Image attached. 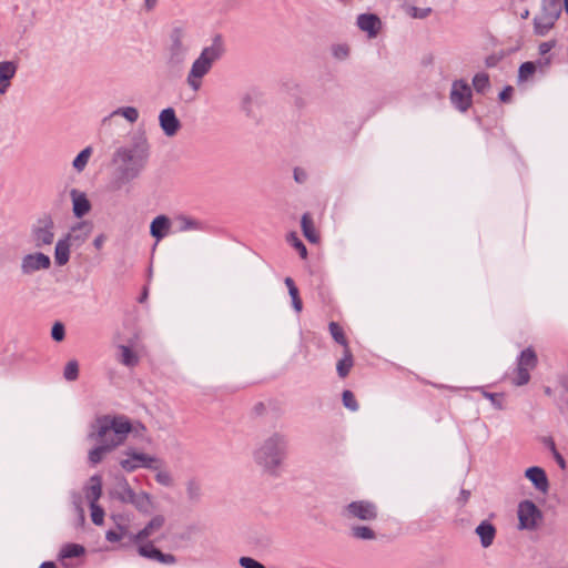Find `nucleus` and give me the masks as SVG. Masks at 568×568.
I'll use <instances>...</instances> for the list:
<instances>
[{
	"mask_svg": "<svg viewBox=\"0 0 568 568\" xmlns=\"http://www.w3.org/2000/svg\"><path fill=\"white\" fill-rule=\"evenodd\" d=\"M95 428L97 432L92 433L90 437L110 449H113L125 440L126 436L132 430V425L129 419L123 416H104L97 419Z\"/></svg>",
	"mask_w": 568,
	"mask_h": 568,
	"instance_id": "1",
	"label": "nucleus"
},
{
	"mask_svg": "<svg viewBox=\"0 0 568 568\" xmlns=\"http://www.w3.org/2000/svg\"><path fill=\"white\" fill-rule=\"evenodd\" d=\"M149 149L145 142L136 143L131 146L120 148L115 152V161L121 162L120 181L122 183L130 182L139 176L140 172L146 164Z\"/></svg>",
	"mask_w": 568,
	"mask_h": 568,
	"instance_id": "2",
	"label": "nucleus"
},
{
	"mask_svg": "<svg viewBox=\"0 0 568 568\" xmlns=\"http://www.w3.org/2000/svg\"><path fill=\"white\" fill-rule=\"evenodd\" d=\"M286 440L282 435L273 434L256 450V462L267 469L277 467L285 457Z\"/></svg>",
	"mask_w": 568,
	"mask_h": 568,
	"instance_id": "3",
	"label": "nucleus"
},
{
	"mask_svg": "<svg viewBox=\"0 0 568 568\" xmlns=\"http://www.w3.org/2000/svg\"><path fill=\"white\" fill-rule=\"evenodd\" d=\"M220 55V49L212 45L204 48L200 57L193 62L186 82L194 91L201 88L202 78L209 73L213 62L217 60Z\"/></svg>",
	"mask_w": 568,
	"mask_h": 568,
	"instance_id": "4",
	"label": "nucleus"
},
{
	"mask_svg": "<svg viewBox=\"0 0 568 568\" xmlns=\"http://www.w3.org/2000/svg\"><path fill=\"white\" fill-rule=\"evenodd\" d=\"M561 14L560 0H542L540 12L534 18V30L537 36H546Z\"/></svg>",
	"mask_w": 568,
	"mask_h": 568,
	"instance_id": "5",
	"label": "nucleus"
},
{
	"mask_svg": "<svg viewBox=\"0 0 568 568\" xmlns=\"http://www.w3.org/2000/svg\"><path fill=\"white\" fill-rule=\"evenodd\" d=\"M344 516L349 519H358L362 521H373L378 516L376 504L369 500H355L344 508Z\"/></svg>",
	"mask_w": 568,
	"mask_h": 568,
	"instance_id": "6",
	"label": "nucleus"
},
{
	"mask_svg": "<svg viewBox=\"0 0 568 568\" xmlns=\"http://www.w3.org/2000/svg\"><path fill=\"white\" fill-rule=\"evenodd\" d=\"M536 364L537 355L535 351L532 348L523 351L518 359L515 375L511 377L513 383L517 386L527 384L530 379L529 372L535 368Z\"/></svg>",
	"mask_w": 568,
	"mask_h": 568,
	"instance_id": "7",
	"label": "nucleus"
},
{
	"mask_svg": "<svg viewBox=\"0 0 568 568\" xmlns=\"http://www.w3.org/2000/svg\"><path fill=\"white\" fill-rule=\"evenodd\" d=\"M159 460L144 453L128 450L124 457L120 460L121 467L126 471H134L138 468H152L158 469Z\"/></svg>",
	"mask_w": 568,
	"mask_h": 568,
	"instance_id": "8",
	"label": "nucleus"
},
{
	"mask_svg": "<svg viewBox=\"0 0 568 568\" xmlns=\"http://www.w3.org/2000/svg\"><path fill=\"white\" fill-rule=\"evenodd\" d=\"M54 223L50 217L40 219L32 229V240L37 247L52 244Z\"/></svg>",
	"mask_w": 568,
	"mask_h": 568,
	"instance_id": "9",
	"label": "nucleus"
},
{
	"mask_svg": "<svg viewBox=\"0 0 568 568\" xmlns=\"http://www.w3.org/2000/svg\"><path fill=\"white\" fill-rule=\"evenodd\" d=\"M518 519L520 529H535L541 519V513L532 501L525 500L518 506Z\"/></svg>",
	"mask_w": 568,
	"mask_h": 568,
	"instance_id": "10",
	"label": "nucleus"
},
{
	"mask_svg": "<svg viewBox=\"0 0 568 568\" xmlns=\"http://www.w3.org/2000/svg\"><path fill=\"white\" fill-rule=\"evenodd\" d=\"M450 101L462 112H465L470 108L471 90L467 82L459 80L453 83Z\"/></svg>",
	"mask_w": 568,
	"mask_h": 568,
	"instance_id": "11",
	"label": "nucleus"
},
{
	"mask_svg": "<svg viewBox=\"0 0 568 568\" xmlns=\"http://www.w3.org/2000/svg\"><path fill=\"white\" fill-rule=\"evenodd\" d=\"M51 265L50 257L43 253L28 254L22 258L21 271L23 274H32L40 270H48Z\"/></svg>",
	"mask_w": 568,
	"mask_h": 568,
	"instance_id": "12",
	"label": "nucleus"
},
{
	"mask_svg": "<svg viewBox=\"0 0 568 568\" xmlns=\"http://www.w3.org/2000/svg\"><path fill=\"white\" fill-rule=\"evenodd\" d=\"M93 224L89 221H82L71 227L69 233L64 236L72 245H81L84 243L92 233Z\"/></svg>",
	"mask_w": 568,
	"mask_h": 568,
	"instance_id": "13",
	"label": "nucleus"
},
{
	"mask_svg": "<svg viewBox=\"0 0 568 568\" xmlns=\"http://www.w3.org/2000/svg\"><path fill=\"white\" fill-rule=\"evenodd\" d=\"M159 121L160 126L166 136H174L181 128V123L172 108L161 111Z\"/></svg>",
	"mask_w": 568,
	"mask_h": 568,
	"instance_id": "14",
	"label": "nucleus"
},
{
	"mask_svg": "<svg viewBox=\"0 0 568 568\" xmlns=\"http://www.w3.org/2000/svg\"><path fill=\"white\" fill-rule=\"evenodd\" d=\"M138 552L140 556L156 560L164 565H173L176 559L171 554H164L160 549L155 548L152 544L141 545L138 548Z\"/></svg>",
	"mask_w": 568,
	"mask_h": 568,
	"instance_id": "15",
	"label": "nucleus"
},
{
	"mask_svg": "<svg viewBox=\"0 0 568 568\" xmlns=\"http://www.w3.org/2000/svg\"><path fill=\"white\" fill-rule=\"evenodd\" d=\"M525 476L529 479L535 488L541 493H547L549 489V481L545 470L541 467H529L525 471Z\"/></svg>",
	"mask_w": 568,
	"mask_h": 568,
	"instance_id": "16",
	"label": "nucleus"
},
{
	"mask_svg": "<svg viewBox=\"0 0 568 568\" xmlns=\"http://www.w3.org/2000/svg\"><path fill=\"white\" fill-rule=\"evenodd\" d=\"M357 26L362 31L367 32L369 38H375L381 30L382 22L375 14H361L357 18Z\"/></svg>",
	"mask_w": 568,
	"mask_h": 568,
	"instance_id": "17",
	"label": "nucleus"
},
{
	"mask_svg": "<svg viewBox=\"0 0 568 568\" xmlns=\"http://www.w3.org/2000/svg\"><path fill=\"white\" fill-rule=\"evenodd\" d=\"M71 200L73 205V213L77 217H82L91 210V203L83 192L75 189L71 190Z\"/></svg>",
	"mask_w": 568,
	"mask_h": 568,
	"instance_id": "18",
	"label": "nucleus"
},
{
	"mask_svg": "<svg viewBox=\"0 0 568 568\" xmlns=\"http://www.w3.org/2000/svg\"><path fill=\"white\" fill-rule=\"evenodd\" d=\"M164 523L165 518L162 515L154 516L142 530L133 536L132 540L134 542H140L148 539L153 534L159 531L163 527Z\"/></svg>",
	"mask_w": 568,
	"mask_h": 568,
	"instance_id": "19",
	"label": "nucleus"
},
{
	"mask_svg": "<svg viewBox=\"0 0 568 568\" xmlns=\"http://www.w3.org/2000/svg\"><path fill=\"white\" fill-rule=\"evenodd\" d=\"M170 229V219L165 215H159L151 222L150 233L159 242L169 234Z\"/></svg>",
	"mask_w": 568,
	"mask_h": 568,
	"instance_id": "20",
	"label": "nucleus"
},
{
	"mask_svg": "<svg viewBox=\"0 0 568 568\" xmlns=\"http://www.w3.org/2000/svg\"><path fill=\"white\" fill-rule=\"evenodd\" d=\"M17 72V65L11 61L0 62V94L7 92L10 81Z\"/></svg>",
	"mask_w": 568,
	"mask_h": 568,
	"instance_id": "21",
	"label": "nucleus"
},
{
	"mask_svg": "<svg viewBox=\"0 0 568 568\" xmlns=\"http://www.w3.org/2000/svg\"><path fill=\"white\" fill-rule=\"evenodd\" d=\"M475 531L477 536L480 538V544L484 548L489 547L494 542L496 536V528L494 527L493 524L486 520L481 521L477 526Z\"/></svg>",
	"mask_w": 568,
	"mask_h": 568,
	"instance_id": "22",
	"label": "nucleus"
},
{
	"mask_svg": "<svg viewBox=\"0 0 568 568\" xmlns=\"http://www.w3.org/2000/svg\"><path fill=\"white\" fill-rule=\"evenodd\" d=\"M102 495V479L100 476L95 475L89 479V484L85 488V498L89 504H98Z\"/></svg>",
	"mask_w": 568,
	"mask_h": 568,
	"instance_id": "23",
	"label": "nucleus"
},
{
	"mask_svg": "<svg viewBox=\"0 0 568 568\" xmlns=\"http://www.w3.org/2000/svg\"><path fill=\"white\" fill-rule=\"evenodd\" d=\"M72 244L65 239H60L54 248V262L59 266H63L70 258V246Z\"/></svg>",
	"mask_w": 568,
	"mask_h": 568,
	"instance_id": "24",
	"label": "nucleus"
},
{
	"mask_svg": "<svg viewBox=\"0 0 568 568\" xmlns=\"http://www.w3.org/2000/svg\"><path fill=\"white\" fill-rule=\"evenodd\" d=\"M301 226L304 236L311 242V243H317L320 240V234L314 225V222L308 213H305L302 216Z\"/></svg>",
	"mask_w": 568,
	"mask_h": 568,
	"instance_id": "25",
	"label": "nucleus"
},
{
	"mask_svg": "<svg viewBox=\"0 0 568 568\" xmlns=\"http://www.w3.org/2000/svg\"><path fill=\"white\" fill-rule=\"evenodd\" d=\"M134 507L144 514H149L153 509V501L148 493H135L131 501Z\"/></svg>",
	"mask_w": 568,
	"mask_h": 568,
	"instance_id": "26",
	"label": "nucleus"
},
{
	"mask_svg": "<svg viewBox=\"0 0 568 568\" xmlns=\"http://www.w3.org/2000/svg\"><path fill=\"white\" fill-rule=\"evenodd\" d=\"M120 357L119 362L126 367H134L139 364V355L132 351L129 346L120 345Z\"/></svg>",
	"mask_w": 568,
	"mask_h": 568,
	"instance_id": "27",
	"label": "nucleus"
},
{
	"mask_svg": "<svg viewBox=\"0 0 568 568\" xmlns=\"http://www.w3.org/2000/svg\"><path fill=\"white\" fill-rule=\"evenodd\" d=\"M353 355L349 347L344 349V356L337 362L336 369L341 378H345L353 367Z\"/></svg>",
	"mask_w": 568,
	"mask_h": 568,
	"instance_id": "28",
	"label": "nucleus"
},
{
	"mask_svg": "<svg viewBox=\"0 0 568 568\" xmlns=\"http://www.w3.org/2000/svg\"><path fill=\"white\" fill-rule=\"evenodd\" d=\"M92 152H93L92 148L87 146L73 160L72 165L78 172H82L84 170V168L87 166V164L92 155Z\"/></svg>",
	"mask_w": 568,
	"mask_h": 568,
	"instance_id": "29",
	"label": "nucleus"
},
{
	"mask_svg": "<svg viewBox=\"0 0 568 568\" xmlns=\"http://www.w3.org/2000/svg\"><path fill=\"white\" fill-rule=\"evenodd\" d=\"M328 329L334 341L341 344L344 347V349H346V347H349L344 331L338 323L331 322L328 325Z\"/></svg>",
	"mask_w": 568,
	"mask_h": 568,
	"instance_id": "30",
	"label": "nucleus"
},
{
	"mask_svg": "<svg viewBox=\"0 0 568 568\" xmlns=\"http://www.w3.org/2000/svg\"><path fill=\"white\" fill-rule=\"evenodd\" d=\"M84 554V548L78 544L64 545L60 551L61 559L80 557Z\"/></svg>",
	"mask_w": 568,
	"mask_h": 568,
	"instance_id": "31",
	"label": "nucleus"
},
{
	"mask_svg": "<svg viewBox=\"0 0 568 568\" xmlns=\"http://www.w3.org/2000/svg\"><path fill=\"white\" fill-rule=\"evenodd\" d=\"M134 494H135V491L132 490V488L130 487V485L128 484V481L125 479H123L119 484L118 490H116V496L121 501L131 504Z\"/></svg>",
	"mask_w": 568,
	"mask_h": 568,
	"instance_id": "32",
	"label": "nucleus"
},
{
	"mask_svg": "<svg viewBox=\"0 0 568 568\" xmlns=\"http://www.w3.org/2000/svg\"><path fill=\"white\" fill-rule=\"evenodd\" d=\"M111 449L103 444H100L98 447L93 448L89 453V460L91 464L97 465L100 463L106 453Z\"/></svg>",
	"mask_w": 568,
	"mask_h": 568,
	"instance_id": "33",
	"label": "nucleus"
},
{
	"mask_svg": "<svg viewBox=\"0 0 568 568\" xmlns=\"http://www.w3.org/2000/svg\"><path fill=\"white\" fill-rule=\"evenodd\" d=\"M474 89L481 93L489 87V77L487 73H477L473 79Z\"/></svg>",
	"mask_w": 568,
	"mask_h": 568,
	"instance_id": "34",
	"label": "nucleus"
},
{
	"mask_svg": "<svg viewBox=\"0 0 568 568\" xmlns=\"http://www.w3.org/2000/svg\"><path fill=\"white\" fill-rule=\"evenodd\" d=\"M536 71V65L534 62H525L520 65L518 71V80L520 82L527 81L529 78L534 75Z\"/></svg>",
	"mask_w": 568,
	"mask_h": 568,
	"instance_id": "35",
	"label": "nucleus"
},
{
	"mask_svg": "<svg viewBox=\"0 0 568 568\" xmlns=\"http://www.w3.org/2000/svg\"><path fill=\"white\" fill-rule=\"evenodd\" d=\"M352 534H353L354 537H356L358 539L371 540V539L375 538V532L369 527H366V526H355V527H353Z\"/></svg>",
	"mask_w": 568,
	"mask_h": 568,
	"instance_id": "36",
	"label": "nucleus"
},
{
	"mask_svg": "<svg viewBox=\"0 0 568 568\" xmlns=\"http://www.w3.org/2000/svg\"><path fill=\"white\" fill-rule=\"evenodd\" d=\"M64 378L67 381H75L79 376V365L77 361H70L64 367Z\"/></svg>",
	"mask_w": 568,
	"mask_h": 568,
	"instance_id": "37",
	"label": "nucleus"
},
{
	"mask_svg": "<svg viewBox=\"0 0 568 568\" xmlns=\"http://www.w3.org/2000/svg\"><path fill=\"white\" fill-rule=\"evenodd\" d=\"M114 114H120L125 118L129 122L134 123L139 118V112L133 106H125L118 109Z\"/></svg>",
	"mask_w": 568,
	"mask_h": 568,
	"instance_id": "38",
	"label": "nucleus"
},
{
	"mask_svg": "<svg viewBox=\"0 0 568 568\" xmlns=\"http://www.w3.org/2000/svg\"><path fill=\"white\" fill-rule=\"evenodd\" d=\"M407 14L414 19H424L428 17L432 12L430 8H417L414 6H410L406 10Z\"/></svg>",
	"mask_w": 568,
	"mask_h": 568,
	"instance_id": "39",
	"label": "nucleus"
},
{
	"mask_svg": "<svg viewBox=\"0 0 568 568\" xmlns=\"http://www.w3.org/2000/svg\"><path fill=\"white\" fill-rule=\"evenodd\" d=\"M90 509L92 521L98 526L102 525L104 519V510L98 504H91Z\"/></svg>",
	"mask_w": 568,
	"mask_h": 568,
	"instance_id": "40",
	"label": "nucleus"
},
{
	"mask_svg": "<svg viewBox=\"0 0 568 568\" xmlns=\"http://www.w3.org/2000/svg\"><path fill=\"white\" fill-rule=\"evenodd\" d=\"M343 404L346 408L355 412L358 409V404L355 399L354 394L351 390L343 392Z\"/></svg>",
	"mask_w": 568,
	"mask_h": 568,
	"instance_id": "41",
	"label": "nucleus"
},
{
	"mask_svg": "<svg viewBox=\"0 0 568 568\" xmlns=\"http://www.w3.org/2000/svg\"><path fill=\"white\" fill-rule=\"evenodd\" d=\"M159 464H160V462L158 463V468H160ZM156 470H158V473L155 475L156 481L164 486H171L173 483L171 474L163 469H156Z\"/></svg>",
	"mask_w": 568,
	"mask_h": 568,
	"instance_id": "42",
	"label": "nucleus"
},
{
	"mask_svg": "<svg viewBox=\"0 0 568 568\" xmlns=\"http://www.w3.org/2000/svg\"><path fill=\"white\" fill-rule=\"evenodd\" d=\"M290 242L298 251L301 257L305 258L307 255V251L302 241L295 234H291Z\"/></svg>",
	"mask_w": 568,
	"mask_h": 568,
	"instance_id": "43",
	"label": "nucleus"
},
{
	"mask_svg": "<svg viewBox=\"0 0 568 568\" xmlns=\"http://www.w3.org/2000/svg\"><path fill=\"white\" fill-rule=\"evenodd\" d=\"M240 565L243 568H265L261 562L256 561L251 557H242L240 559Z\"/></svg>",
	"mask_w": 568,
	"mask_h": 568,
	"instance_id": "44",
	"label": "nucleus"
},
{
	"mask_svg": "<svg viewBox=\"0 0 568 568\" xmlns=\"http://www.w3.org/2000/svg\"><path fill=\"white\" fill-rule=\"evenodd\" d=\"M51 336L54 341H62L64 338V326L61 323H55L52 327Z\"/></svg>",
	"mask_w": 568,
	"mask_h": 568,
	"instance_id": "45",
	"label": "nucleus"
},
{
	"mask_svg": "<svg viewBox=\"0 0 568 568\" xmlns=\"http://www.w3.org/2000/svg\"><path fill=\"white\" fill-rule=\"evenodd\" d=\"M556 45V40L546 41L539 44V53L541 55L548 53Z\"/></svg>",
	"mask_w": 568,
	"mask_h": 568,
	"instance_id": "46",
	"label": "nucleus"
},
{
	"mask_svg": "<svg viewBox=\"0 0 568 568\" xmlns=\"http://www.w3.org/2000/svg\"><path fill=\"white\" fill-rule=\"evenodd\" d=\"M513 92H514V89L511 87H506L499 94V99L500 101L503 102H508L510 101L511 97H513Z\"/></svg>",
	"mask_w": 568,
	"mask_h": 568,
	"instance_id": "47",
	"label": "nucleus"
},
{
	"mask_svg": "<svg viewBox=\"0 0 568 568\" xmlns=\"http://www.w3.org/2000/svg\"><path fill=\"white\" fill-rule=\"evenodd\" d=\"M334 54L338 59H344L348 55V48L346 45H337L334 49Z\"/></svg>",
	"mask_w": 568,
	"mask_h": 568,
	"instance_id": "48",
	"label": "nucleus"
},
{
	"mask_svg": "<svg viewBox=\"0 0 568 568\" xmlns=\"http://www.w3.org/2000/svg\"><path fill=\"white\" fill-rule=\"evenodd\" d=\"M294 180L297 182V183H303L305 182L306 180V172L300 168H296L294 170Z\"/></svg>",
	"mask_w": 568,
	"mask_h": 568,
	"instance_id": "49",
	"label": "nucleus"
},
{
	"mask_svg": "<svg viewBox=\"0 0 568 568\" xmlns=\"http://www.w3.org/2000/svg\"><path fill=\"white\" fill-rule=\"evenodd\" d=\"M106 537V540L108 541H111V542H115V541H119L122 539L123 537V534H119L116 531H113V530H109L105 535Z\"/></svg>",
	"mask_w": 568,
	"mask_h": 568,
	"instance_id": "50",
	"label": "nucleus"
},
{
	"mask_svg": "<svg viewBox=\"0 0 568 568\" xmlns=\"http://www.w3.org/2000/svg\"><path fill=\"white\" fill-rule=\"evenodd\" d=\"M551 454H552L554 458L556 459L558 466L561 469H566V460L564 459L561 454L557 449L555 452H552Z\"/></svg>",
	"mask_w": 568,
	"mask_h": 568,
	"instance_id": "51",
	"label": "nucleus"
},
{
	"mask_svg": "<svg viewBox=\"0 0 568 568\" xmlns=\"http://www.w3.org/2000/svg\"><path fill=\"white\" fill-rule=\"evenodd\" d=\"M106 241V236L104 234L98 235L94 241L93 245L97 250H101Z\"/></svg>",
	"mask_w": 568,
	"mask_h": 568,
	"instance_id": "52",
	"label": "nucleus"
},
{
	"mask_svg": "<svg viewBox=\"0 0 568 568\" xmlns=\"http://www.w3.org/2000/svg\"><path fill=\"white\" fill-rule=\"evenodd\" d=\"M187 490L191 497H196L199 495L200 487L195 483L191 481L187 486Z\"/></svg>",
	"mask_w": 568,
	"mask_h": 568,
	"instance_id": "53",
	"label": "nucleus"
},
{
	"mask_svg": "<svg viewBox=\"0 0 568 568\" xmlns=\"http://www.w3.org/2000/svg\"><path fill=\"white\" fill-rule=\"evenodd\" d=\"M292 303H293V307H294V310H295L297 313H300V312L302 311V307H303L302 300H301L300 295H298V296L293 297V298H292Z\"/></svg>",
	"mask_w": 568,
	"mask_h": 568,
	"instance_id": "54",
	"label": "nucleus"
},
{
	"mask_svg": "<svg viewBox=\"0 0 568 568\" xmlns=\"http://www.w3.org/2000/svg\"><path fill=\"white\" fill-rule=\"evenodd\" d=\"M181 220H182V222L184 223V225H183L182 230H190V229H194V227H195V225H196L194 221L189 220V219H186V217H182Z\"/></svg>",
	"mask_w": 568,
	"mask_h": 568,
	"instance_id": "55",
	"label": "nucleus"
},
{
	"mask_svg": "<svg viewBox=\"0 0 568 568\" xmlns=\"http://www.w3.org/2000/svg\"><path fill=\"white\" fill-rule=\"evenodd\" d=\"M544 443L550 449L551 453L557 449L556 445H555V442H554V439L551 437L545 438Z\"/></svg>",
	"mask_w": 568,
	"mask_h": 568,
	"instance_id": "56",
	"label": "nucleus"
},
{
	"mask_svg": "<svg viewBox=\"0 0 568 568\" xmlns=\"http://www.w3.org/2000/svg\"><path fill=\"white\" fill-rule=\"evenodd\" d=\"M284 282H285V285L287 286L288 291L296 288V285L291 277H286Z\"/></svg>",
	"mask_w": 568,
	"mask_h": 568,
	"instance_id": "57",
	"label": "nucleus"
},
{
	"mask_svg": "<svg viewBox=\"0 0 568 568\" xmlns=\"http://www.w3.org/2000/svg\"><path fill=\"white\" fill-rule=\"evenodd\" d=\"M158 0H145V7L148 10H152Z\"/></svg>",
	"mask_w": 568,
	"mask_h": 568,
	"instance_id": "58",
	"label": "nucleus"
},
{
	"mask_svg": "<svg viewBox=\"0 0 568 568\" xmlns=\"http://www.w3.org/2000/svg\"><path fill=\"white\" fill-rule=\"evenodd\" d=\"M39 568H55V565L52 561H45Z\"/></svg>",
	"mask_w": 568,
	"mask_h": 568,
	"instance_id": "59",
	"label": "nucleus"
},
{
	"mask_svg": "<svg viewBox=\"0 0 568 568\" xmlns=\"http://www.w3.org/2000/svg\"><path fill=\"white\" fill-rule=\"evenodd\" d=\"M288 293H290L292 298L300 295L297 287L288 291Z\"/></svg>",
	"mask_w": 568,
	"mask_h": 568,
	"instance_id": "60",
	"label": "nucleus"
},
{
	"mask_svg": "<svg viewBox=\"0 0 568 568\" xmlns=\"http://www.w3.org/2000/svg\"><path fill=\"white\" fill-rule=\"evenodd\" d=\"M485 396L490 398L491 400H495V398H496L495 394H485Z\"/></svg>",
	"mask_w": 568,
	"mask_h": 568,
	"instance_id": "61",
	"label": "nucleus"
},
{
	"mask_svg": "<svg viewBox=\"0 0 568 568\" xmlns=\"http://www.w3.org/2000/svg\"><path fill=\"white\" fill-rule=\"evenodd\" d=\"M565 11L568 14V0L564 1Z\"/></svg>",
	"mask_w": 568,
	"mask_h": 568,
	"instance_id": "62",
	"label": "nucleus"
},
{
	"mask_svg": "<svg viewBox=\"0 0 568 568\" xmlns=\"http://www.w3.org/2000/svg\"><path fill=\"white\" fill-rule=\"evenodd\" d=\"M545 393H546L547 395H550V388H548V387H547V388L545 389Z\"/></svg>",
	"mask_w": 568,
	"mask_h": 568,
	"instance_id": "63",
	"label": "nucleus"
},
{
	"mask_svg": "<svg viewBox=\"0 0 568 568\" xmlns=\"http://www.w3.org/2000/svg\"><path fill=\"white\" fill-rule=\"evenodd\" d=\"M527 14H529V11H526V13H523V17L527 18Z\"/></svg>",
	"mask_w": 568,
	"mask_h": 568,
	"instance_id": "64",
	"label": "nucleus"
}]
</instances>
